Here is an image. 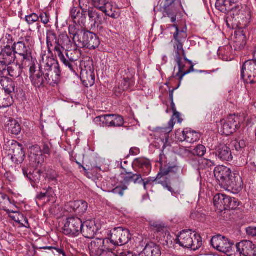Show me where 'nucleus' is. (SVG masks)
I'll return each instance as SVG.
<instances>
[{"instance_id": "f257e3e1", "label": "nucleus", "mask_w": 256, "mask_h": 256, "mask_svg": "<svg viewBox=\"0 0 256 256\" xmlns=\"http://www.w3.org/2000/svg\"><path fill=\"white\" fill-rule=\"evenodd\" d=\"M32 84L36 88H40L46 83H57L60 80L61 71L58 62L46 54L42 56L40 62L39 70H36L34 65L30 68Z\"/></svg>"}, {"instance_id": "f03ea898", "label": "nucleus", "mask_w": 256, "mask_h": 256, "mask_svg": "<svg viewBox=\"0 0 256 256\" xmlns=\"http://www.w3.org/2000/svg\"><path fill=\"white\" fill-rule=\"evenodd\" d=\"M214 175L222 187H230L232 188L241 187L242 180L238 174H232L230 168L219 166L215 168Z\"/></svg>"}, {"instance_id": "7ed1b4c3", "label": "nucleus", "mask_w": 256, "mask_h": 256, "mask_svg": "<svg viewBox=\"0 0 256 256\" xmlns=\"http://www.w3.org/2000/svg\"><path fill=\"white\" fill-rule=\"evenodd\" d=\"M176 244L180 246L196 250L202 246V240L200 236L192 230H184L180 232L176 240Z\"/></svg>"}, {"instance_id": "20e7f679", "label": "nucleus", "mask_w": 256, "mask_h": 256, "mask_svg": "<svg viewBox=\"0 0 256 256\" xmlns=\"http://www.w3.org/2000/svg\"><path fill=\"white\" fill-rule=\"evenodd\" d=\"M174 114L168 123V126L165 127L158 128L156 132V136L158 137L156 144L158 148H162L163 150L165 149L167 146H170L168 142L169 138V134L172 131L174 125V120L177 119L178 122L180 123L182 122V120L180 118V114L175 111Z\"/></svg>"}, {"instance_id": "39448f33", "label": "nucleus", "mask_w": 256, "mask_h": 256, "mask_svg": "<svg viewBox=\"0 0 256 256\" xmlns=\"http://www.w3.org/2000/svg\"><path fill=\"white\" fill-rule=\"evenodd\" d=\"M46 44L48 51L52 52V48L56 52L60 60L64 64L69 66L72 68L71 64L66 60L64 56L60 52L62 47H60L59 38H58L56 34L52 30H48L46 32Z\"/></svg>"}, {"instance_id": "423d86ee", "label": "nucleus", "mask_w": 256, "mask_h": 256, "mask_svg": "<svg viewBox=\"0 0 256 256\" xmlns=\"http://www.w3.org/2000/svg\"><path fill=\"white\" fill-rule=\"evenodd\" d=\"M231 14L234 16V18L238 23H243L244 25L246 26L251 19L250 12L247 6H243L238 2L232 7L229 12Z\"/></svg>"}, {"instance_id": "0eeeda50", "label": "nucleus", "mask_w": 256, "mask_h": 256, "mask_svg": "<svg viewBox=\"0 0 256 256\" xmlns=\"http://www.w3.org/2000/svg\"><path fill=\"white\" fill-rule=\"evenodd\" d=\"M81 36H78V42L80 46L94 50L100 44L99 38L94 33L89 32H82Z\"/></svg>"}, {"instance_id": "6e6552de", "label": "nucleus", "mask_w": 256, "mask_h": 256, "mask_svg": "<svg viewBox=\"0 0 256 256\" xmlns=\"http://www.w3.org/2000/svg\"><path fill=\"white\" fill-rule=\"evenodd\" d=\"M82 220L77 216L68 218L64 222L63 232L66 235L78 236L80 234Z\"/></svg>"}, {"instance_id": "1a4fd4ad", "label": "nucleus", "mask_w": 256, "mask_h": 256, "mask_svg": "<svg viewBox=\"0 0 256 256\" xmlns=\"http://www.w3.org/2000/svg\"><path fill=\"white\" fill-rule=\"evenodd\" d=\"M130 238V232L128 229L118 227L113 230L109 242L115 246H122L127 244Z\"/></svg>"}, {"instance_id": "9d476101", "label": "nucleus", "mask_w": 256, "mask_h": 256, "mask_svg": "<svg viewBox=\"0 0 256 256\" xmlns=\"http://www.w3.org/2000/svg\"><path fill=\"white\" fill-rule=\"evenodd\" d=\"M220 124L222 134L229 136L240 127V118L236 114H230L226 119L220 121Z\"/></svg>"}, {"instance_id": "9b49d317", "label": "nucleus", "mask_w": 256, "mask_h": 256, "mask_svg": "<svg viewBox=\"0 0 256 256\" xmlns=\"http://www.w3.org/2000/svg\"><path fill=\"white\" fill-rule=\"evenodd\" d=\"M241 77L248 83L256 82V60H248L244 63L241 70Z\"/></svg>"}, {"instance_id": "f8f14e48", "label": "nucleus", "mask_w": 256, "mask_h": 256, "mask_svg": "<svg viewBox=\"0 0 256 256\" xmlns=\"http://www.w3.org/2000/svg\"><path fill=\"white\" fill-rule=\"evenodd\" d=\"M8 156L16 164H22L25 158L22 146L16 141H12L9 150Z\"/></svg>"}, {"instance_id": "ddd939ff", "label": "nucleus", "mask_w": 256, "mask_h": 256, "mask_svg": "<svg viewBox=\"0 0 256 256\" xmlns=\"http://www.w3.org/2000/svg\"><path fill=\"white\" fill-rule=\"evenodd\" d=\"M109 238H96L88 244V249L91 256H100L107 247Z\"/></svg>"}, {"instance_id": "4468645a", "label": "nucleus", "mask_w": 256, "mask_h": 256, "mask_svg": "<svg viewBox=\"0 0 256 256\" xmlns=\"http://www.w3.org/2000/svg\"><path fill=\"white\" fill-rule=\"evenodd\" d=\"M66 210L70 212H74L78 215H82L88 210V204L83 200L71 201L65 206Z\"/></svg>"}, {"instance_id": "2eb2a0df", "label": "nucleus", "mask_w": 256, "mask_h": 256, "mask_svg": "<svg viewBox=\"0 0 256 256\" xmlns=\"http://www.w3.org/2000/svg\"><path fill=\"white\" fill-rule=\"evenodd\" d=\"M232 243L225 236L217 235L212 237L211 240V244L216 250L224 253L227 248H229Z\"/></svg>"}, {"instance_id": "dca6fc26", "label": "nucleus", "mask_w": 256, "mask_h": 256, "mask_svg": "<svg viewBox=\"0 0 256 256\" xmlns=\"http://www.w3.org/2000/svg\"><path fill=\"white\" fill-rule=\"evenodd\" d=\"M14 50L16 54L22 57L23 60H30L32 58V50L24 42L14 43Z\"/></svg>"}, {"instance_id": "f3484780", "label": "nucleus", "mask_w": 256, "mask_h": 256, "mask_svg": "<svg viewBox=\"0 0 256 256\" xmlns=\"http://www.w3.org/2000/svg\"><path fill=\"white\" fill-rule=\"evenodd\" d=\"M240 256H256V245L250 240H242L238 243Z\"/></svg>"}, {"instance_id": "a211bd4d", "label": "nucleus", "mask_w": 256, "mask_h": 256, "mask_svg": "<svg viewBox=\"0 0 256 256\" xmlns=\"http://www.w3.org/2000/svg\"><path fill=\"white\" fill-rule=\"evenodd\" d=\"M97 230V228L94 220H86L82 222L80 233L86 238H92Z\"/></svg>"}, {"instance_id": "6ab92c4d", "label": "nucleus", "mask_w": 256, "mask_h": 256, "mask_svg": "<svg viewBox=\"0 0 256 256\" xmlns=\"http://www.w3.org/2000/svg\"><path fill=\"white\" fill-rule=\"evenodd\" d=\"M161 254L160 246L154 242H150L146 244L139 256H161Z\"/></svg>"}, {"instance_id": "aec40b11", "label": "nucleus", "mask_w": 256, "mask_h": 256, "mask_svg": "<svg viewBox=\"0 0 256 256\" xmlns=\"http://www.w3.org/2000/svg\"><path fill=\"white\" fill-rule=\"evenodd\" d=\"M16 56L14 49L2 50L0 52V63L4 66H8L14 62Z\"/></svg>"}, {"instance_id": "412c9836", "label": "nucleus", "mask_w": 256, "mask_h": 256, "mask_svg": "<svg viewBox=\"0 0 256 256\" xmlns=\"http://www.w3.org/2000/svg\"><path fill=\"white\" fill-rule=\"evenodd\" d=\"M216 155L222 160L230 161L232 159V156L230 148L224 144H220L217 147Z\"/></svg>"}, {"instance_id": "4be33fe9", "label": "nucleus", "mask_w": 256, "mask_h": 256, "mask_svg": "<svg viewBox=\"0 0 256 256\" xmlns=\"http://www.w3.org/2000/svg\"><path fill=\"white\" fill-rule=\"evenodd\" d=\"M30 161L35 164H42L44 161V158L42 154V150L38 145L33 146L30 148Z\"/></svg>"}, {"instance_id": "5701e85b", "label": "nucleus", "mask_w": 256, "mask_h": 256, "mask_svg": "<svg viewBox=\"0 0 256 256\" xmlns=\"http://www.w3.org/2000/svg\"><path fill=\"white\" fill-rule=\"evenodd\" d=\"M0 87L4 90L5 92L11 95L12 93L18 92L17 88H16L14 82L10 78L3 76L0 78Z\"/></svg>"}, {"instance_id": "b1692460", "label": "nucleus", "mask_w": 256, "mask_h": 256, "mask_svg": "<svg viewBox=\"0 0 256 256\" xmlns=\"http://www.w3.org/2000/svg\"><path fill=\"white\" fill-rule=\"evenodd\" d=\"M72 40L66 34L62 33L59 36V45L62 47L60 52L63 54L64 50L71 51L75 47L74 41Z\"/></svg>"}, {"instance_id": "393cba45", "label": "nucleus", "mask_w": 256, "mask_h": 256, "mask_svg": "<svg viewBox=\"0 0 256 256\" xmlns=\"http://www.w3.org/2000/svg\"><path fill=\"white\" fill-rule=\"evenodd\" d=\"M238 0H216V8L224 13L229 12Z\"/></svg>"}, {"instance_id": "a878e982", "label": "nucleus", "mask_w": 256, "mask_h": 256, "mask_svg": "<svg viewBox=\"0 0 256 256\" xmlns=\"http://www.w3.org/2000/svg\"><path fill=\"white\" fill-rule=\"evenodd\" d=\"M121 168L123 169L126 174V176L124 178L123 180L124 183V184H128L130 182H133L134 184H140L143 180L142 175L140 174H133L132 172H128L126 171V168L121 162Z\"/></svg>"}, {"instance_id": "bb28decb", "label": "nucleus", "mask_w": 256, "mask_h": 256, "mask_svg": "<svg viewBox=\"0 0 256 256\" xmlns=\"http://www.w3.org/2000/svg\"><path fill=\"white\" fill-rule=\"evenodd\" d=\"M102 11L104 12L106 16L114 19L118 18L120 14V10L117 8L116 5L110 1L104 6V10Z\"/></svg>"}, {"instance_id": "cd10ccee", "label": "nucleus", "mask_w": 256, "mask_h": 256, "mask_svg": "<svg viewBox=\"0 0 256 256\" xmlns=\"http://www.w3.org/2000/svg\"><path fill=\"white\" fill-rule=\"evenodd\" d=\"M183 139L181 141H186L190 143H194L198 141L200 138V134L196 131L185 129L182 131Z\"/></svg>"}, {"instance_id": "c85d7f7f", "label": "nucleus", "mask_w": 256, "mask_h": 256, "mask_svg": "<svg viewBox=\"0 0 256 256\" xmlns=\"http://www.w3.org/2000/svg\"><path fill=\"white\" fill-rule=\"evenodd\" d=\"M182 172V169L176 165L169 166L168 168H161L160 172L158 174V178H162L170 174L180 175Z\"/></svg>"}, {"instance_id": "c756f323", "label": "nucleus", "mask_w": 256, "mask_h": 256, "mask_svg": "<svg viewBox=\"0 0 256 256\" xmlns=\"http://www.w3.org/2000/svg\"><path fill=\"white\" fill-rule=\"evenodd\" d=\"M174 50L176 53L175 60H179L180 58H182L183 57L185 61H187L190 64L192 63V62L186 57V54L183 48V43L176 42L174 46Z\"/></svg>"}, {"instance_id": "7c9ffc66", "label": "nucleus", "mask_w": 256, "mask_h": 256, "mask_svg": "<svg viewBox=\"0 0 256 256\" xmlns=\"http://www.w3.org/2000/svg\"><path fill=\"white\" fill-rule=\"evenodd\" d=\"M174 0H165L164 8L165 12L168 16L170 18L171 22H174L176 21V10H170V6L174 2Z\"/></svg>"}, {"instance_id": "2f4dec72", "label": "nucleus", "mask_w": 256, "mask_h": 256, "mask_svg": "<svg viewBox=\"0 0 256 256\" xmlns=\"http://www.w3.org/2000/svg\"><path fill=\"white\" fill-rule=\"evenodd\" d=\"M6 129L8 132L14 135H18L21 132L20 125L14 120H10L8 122Z\"/></svg>"}, {"instance_id": "473e14b6", "label": "nucleus", "mask_w": 256, "mask_h": 256, "mask_svg": "<svg viewBox=\"0 0 256 256\" xmlns=\"http://www.w3.org/2000/svg\"><path fill=\"white\" fill-rule=\"evenodd\" d=\"M226 195L222 194H216L214 198V204L215 207L220 211L224 210L225 200Z\"/></svg>"}, {"instance_id": "72a5a7b5", "label": "nucleus", "mask_w": 256, "mask_h": 256, "mask_svg": "<svg viewBox=\"0 0 256 256\" xmlns=\"http://www.w3.org/2000/svg\"><path fill=\"white\" fill-rule=\"evenodd\" d=\"M14 43L12 36L10 34H6L0 40V47L2 50L7 48L14 49Z\"/></svg>"}, {"instance_id": "f704fd0d", "label": "nucleus", "mask_w": 256, "mask_h": 256, "mask_svg": "<svg viewBox=\"0 0 256 256\" xmlns=\"http://www.w3.org/2000/svg\"><path fill=\"white\" fill-rule=\"evenodd\" d=\"M12 206L10 198L6 194L0 193V210L6 211L7 213L10 212L8 208Z\"/></svg>"}, {"instance_id": "c9c22d12", "label": "nucleus", "mask_w": 256, "mask_h": 256, "mask_svg": "<svg viewBox=\"0 0 256 256\" xmlns=\"http://www.w3.org/2000/svg\"><path fill=\"white\" fill-rule=\"evenodd\" d=\"M239 204L240 202L237 199L228 196H226L224 210H235L239 206Z\"/></svg>"}, {"instance_id": "e433bc0d", "label": "nucleus", "mask_w": 256, "mask_h": 256, "mask_svg": "<svg viewBox=\"0 0 256 256\" xmlns=\"http://www.w3.org/2000/svg\"><path fill=\"white\" fill-rule=\"evenodd\" d=\"M176 28V32L174 34V38L176 42L184 43L187 37L186 32L184 30H179L178 26L174 24Z\"/></svg>"}, {"instance_id": "4c0bfd02", "label": "nucleus", "mask_w": 256, "mask_h": 256, "mask_svg": "<svg viewBox=\"0 0 256 256\" xmlns=\"http://www.w3.org/2000/svg\"><path fill=\"white\" fill-rule=\"evenodd\" d=\"M127 71L128 72L126 73V77L124 78V86L122 89L124 90H128L130 85L132 84L133 80L132 78L134 74V70L132 68H128Z\"/></svg>"}, {"instance_id": "58836bf2", "label": "nucleus", "mask_w": 256, "mask_h": 256, "mask_svg": "<svg viewBox=\"0 0 256 256\" xmlns=\"http://www.w3.org/2000/svg\"><path fill=\"white\" fill-rule=\"evenodd\" d=\"M134 166L141 168H146L149 170L150 168V161L146 158H136L133 163Z\"/></svg>"}, {"instance_id": "ea45409f", "label": "nucleus", "mask_w": 256, "mask_h": 256, "mask_svg": "<svg viewBox=\"0 0 256 256\" xmlns=\"http://www.w3.org/2000/svg\"><path fill=\"white\" fill-rule=\"evenodd\" d=\"M8 74L14 78L19 77L22 72V69L20 65L13 64L8 68Z\"/></svg>"}, {"instance_id": "a19ab883", "label": "nucleus", "mask_w": 256, "mask_h": 256, "mask_svg": "<svg viewBox=\"0 0 256 256\" xmlns=\"http://www.w3.org/2000/svg\"><path fill=\"white\" fill-rule=\"evenodd\" d=\"M41 248L50 250L54 255L56 256H60V255H62V256H66L64 248L62 246L60 247L58 246H44Z\"/></svg>"}, {"instance_id": "79ce46f5", "label": "nucleus", "mask_w": 256, "mask_h": 256, "mask_svg": "<svg viewBox=\"0 0 256 256\" xmlns=\"http://www.w3.org/2000/svg\"><path fill=\"white\" fill-rule=\"evenodd\" d=\"M229 248H227L226 252H224L228 256H240V250L238 247V243L236 245L231 244Z\"/></svg>"}, {"instance_id": "37998d69", "label": "nucleus", "mask_w": 256, "mask_h": 256, "mask_svg": "<svg viewBox=\"0 0 256 256\" xmlns=\"http://www.w3.org/2000/svg\"><path fill=\"white\" fill-rule=\"evenodd\" d=\"M112 114H106L98 116L96 118V121H99L106 126H110L112 122Z\"/></svg>"}, {"instance_id": "c03bdc74", "label": "nucleus", "mask_w": 256, "mask_h": 256, "mask_svg": "<svg viewBox=\"0 0 256 256\" xmlns=\"http://www.w3.org/2000/svg\"><path fill=\"white\" fill-rule=\"evenodd\" d=\"M112 122L110 124L112 127H120L124 124V120L122 116L118 115L112 114Z\"/></svg>"}, {"instance_id": "a18cd8bd", "label": "nucleus", "mask_w": 256, "mask_h": 256, "mask_svg": "<svg viewBox=\"0 0 256 256\" xmlns=\"http://www.w3.org/2000/svg\"><path fill=\"white\" fill-rule=\"evenodd\" d=\"M106 18L102 14H98L94 22V26L100 28V29H102L103 28L102 25L106 22Z\"/></svg>"}, {"instance_id": "49530a36", "label": "nucleus", "mask_w": 256, "mask_h": 256, "mask_svg": "<svg viewBox=\"0 0 256 256\" xmlns=\"http://www.w3.org/2000/svg\"><path fill=\"white\" fill-rule=\"evenodd\" d=\"M246 38L244 35H240L234 41V46L236 49L242 50L246 44Z\"/></svg>"}, {"instance_id": "de8ad7c7", "label": "nucleus", "mask_w": 256, "mask_h": 256, "mask_svg": "<svg viewBox=\"0 0 256 256\" xmlns=\"http://www.w3.org/2000/svg\"><path fill=\"white\" fill-rule=\"evenodd\" d=\"M150 228L152 230L157 232H161L164 231V225L157 222H151L150 223Z\"/></svg>"}, {"instance_id": "09e8293b", "label": "nucleus", "mask_w": 256, "mask_h": 256, "mask_svg": "<svg viewBox=\"0 0 256 256\" xmlns=\"http://www.w3.org/2000/svg\"><path fill=\"white\" fill-rule=\"evenodd\" d=\"M199 166L201 168H206L213 166L214 163L213 161L207 159L202 158L199 160Z\"/></svg>"}, {"instance_id": "8fccbe9b", "label": "nucleus", "mask_w": 256, "mask_h": 256, "mask_svg": "<svg viewBox=\"0 0 256 256\" xmlns=\"http://www.w3.org/2000/svg\"><path fill=\"white\" fill-rule=\"evenodd\" d=\"M128 189V186L125 184L118 185L111 190L114 194H119L122 196L124 194V191Z\"/></svg>"}, {"instance_id": "3c124183", "label": "nucleus", "mask_w": 256, "mask_h": 256, "mask_svg": "<svg viewBox=\"0 0 256 256\" xmlns=\"http://www.w3.org/2000/svg\"><path fill=\"white\" fill-rule=\"evenodd\" d=\"M175 61L176 62L177 65L178 66V72L176 73V76H174V77H178V80H180V77L181 74H183V72H186L184 70L185 64L182 61V58H180L179 60H175Z\"/></svg>"}, {"instance_id": "603ef678", "label": "nucleus", "mask_w": 256, "mask_h": 256, "mask_svg": "<svg viewBox=\"0 0 256 256\" xmlns=\"http://www.w3.org/2000/svg\"><path fill=\"white\" fill-rule=\"evenodd\" d=\"M246 142L244 140H236L234 147L236 151L242 152L246 146Z\"/></svg>"}, {"instance_id": "864d4df0", "label": "nucleus", "mask_w": 256, "mask_h": 256, "mask_svg": "<svg viewBox=\"0 0 256 256\" xmlns=\"http://www.w3.org/2000/svg\"><path fill=\"white\" fill-rule=\"evenodd\" d=\"M69 34L72 36L74 40H78V36L80 35L78 32L80 31L74 25H70L68 28Z\"/></svg>"}, {"instance_id": "5fc2aeb1", "label": "nucleus", "mask_w": 256, "mask_h": 256, "mask_svg": "<svg viewBox=\"0 0 256 256\" xmlns=\"http://www.w3.org/2000/svg\"><path fill=\"white\" fill-rule=\"evenodd\" d=\"M25 20L28 24H32L39 20V16L35 13H32L25 17Z\"/></svg>"}, {"instance_id": "6e6d98bb", "label": "nucleus", "mask_w": 256, "mask_h": 256, "mask_svg": "<svg viewBox=\"0 0 256 256\" xmlns=\"http://www.w3.org/2000/svg\"><path fill=\"white\" fill-rule=\"evenodd\" d=\"M206 152V148L202 144L198 145L194 150V154L199 156H204Z\"/></svg>"}, {"instance_id": "4d7b16f0", "label": "nucleus", "mask_w": 256, "mask_h": 256, "mask_svg": "<svg viewBox=\"0 0 256 256\" xmlns=\"http://www.w3.org/2000/svg\"><path fill=\"white\" fill-rule=\"evenodd\" d=\"M95 7L100 10H104V6L109 1L108 0H92Z\"/></svg>"}, {"instance_id": "13d9d810", "label": "nucleus", "mask_w": 256, "mask_h": 256, "mask_svg": "<svg viewBox=\"0 0 256 256\" xmlns=\"http://www.w3.org/2000/svg\"><path fill=\"white\" fill-rule=\"evenodd\" d=\"M66 57L64 56L65 58L68 60L70 64H71L72 68H70L69 66L64 64L66 66H68L70 70L72 72H74V65L73 62L76 60L72 58L71 56L72 54L71 51H66Z\"/></svg>"}, {"instance_id": "bf43d9fd", "label": "nucleus", "mask_w": 256, "mask_h": 256, "mask_svg": "<svg viewBox=\"0 0 256 256\" xmlns=\"http://www.w3.org/2000/svg\"><path fill=\"white\" fill-rule=\"evenodd\" d=\"M86 80H85V77L84 76V75L83 74L82 75V78L84 79V82H86V81H88L89 82V85L90 86H92L94 84V80H95V76L94 75V74L90 72H89V74H88V72H86Z\"/></svg>"}, {"instance_id": "052dcab7", "label": "nucleus", "mask_w": 256, "mask_h": 256, "mask_svg": "<svg viewBox=\"0 0 256 256\" xmlns=\"http://www.w3.org/2000/svg\"><path fill=\"white\" fill-rule=\"evenodd\" d=\"M81 14L80 10L76 8H72L70 10V16L74 20H75Z\"/></svg>"}, {"instance_id": "680f3d73", "label": "nucleus", "mask_w": 256, "mask_h": 256, "mask_svg": "<svg viewBox=\"0 0 256 256\" xmlns=\"http://www.w3.org/2000/svg\"><path fill=\"white\" fill-rule=\"evenodd\" d=\"M10 213H14V214H15L14 215H11V214H10V217L12 220H14V222H18V224L20 222V218H24V215L22 214H20L18 212H14V211L12 210H10V213H8V214H10Z\"/></svg>"}, {"instance_id": "e2e57ef3", "label": "nucleus", "mask_w": 256, "mask_h": 256, "mask_svg": "<svg viewBox=\"0 0 256 256\" xmlns=\"http://www.w3.org/2000/svg\"><path fill=\"white\" fill-rule=\"evenodd\" d=\"M159 183L164 188L166 189L169 192H170L172 194L175 193L174 189L170 186V183L169 182H168L167 180H164L161 181L160 182H159Z\"/></svg>"}, {"instance_id": "0e129e2a", "label": "nucleus", "mask_w": 256, "mask_h": 256, "mask_svg": "<svg viewBox=\"0 0 256 256\" xmlns=\"http://www.w3.org/2000/svg\"><path fill=\"white\" fill-rule=\"evenodd\" d=\"M51 144H44L42 150V154L50 155L51 153Z\"/></svg>"}, {"instance_id": "69168bd1", "label": "nucleus", "mask_w": 256, "mask_h": 256, "mask_svg": "<svg viewBox=\"0 0 256 256\" xmlns=\"http://www.w3.org/2000/svg\"><path fill=\"white\" fill-rule=\"evenodd\" d=\"M46 198H47L46 202H50L52 200V198H54V192L52 188L48 187L46 190Z\"/></svg>"}, {"instance_id": "338daca9", "label": "nucleus", "mask_w": 256, "mask_h": 256, "mask_svg": "<svg viewBox=\"0 0 256 256\" xmlns=\"http://www.w3.org/2000/svg\"><path fill=\"white\" fill-rule=\"evenodd\" d=\"M98 14V13L96 12V11L94 10H88V16L90 20L92 22H94L95 20V19L96 18Z\"/></svg>"}, {"instance_id": "774afa93", "label": "nucleus", "mask_w": 256, "mask_h": 256, "mask_svg": "<svg viewBox=\"0 0 256 256\" xmlns=\"http://www.w3.org/2000/svg\"><path fill=\"white\" fill-rule=\"evenodd\" d=\"M100 256H118L112 250H110L107 247L103 251Z\"/></svg>"}]
</instances>
